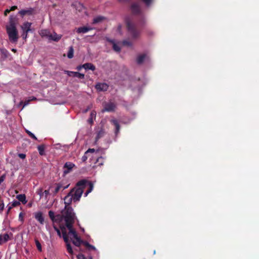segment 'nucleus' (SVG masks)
<instances>
[{"instance_id": "nucleus-27", "label": "nucleus", "mask_w": 259, "mask_h": 259, "mask_svg": "<svg viewBox=\"0 0 259 259\" xmlns=\"http://www.w3.org/2000/svg\"><path fill=\"white\" fill-rule=\"evenodd\" d=\"M74 50L72 47L69 48L68 52L67 53V57L68 58L71 59L73 57Z\"/></svg>"}, {"instance_id": "nucleus-42", "label": "nucleus", "mask_w": 259, "mask_h": 259, "mask_svg": "<svg viewBox=\"0 0 259 259\" xmlns=\"http://www.w3.org/2000/svg\"><path fill=\"white\" fill-rule=\"evenodd\" d=\"M18 156L21 159H24L26 157V155L23 153H20L18 154Z\"/></svg>"}, {"instance_id": "nucleus-19", "label": "nucleus", "mask_w": 259, "mask_h": 259, "mask_svg": "<svg viewBox=\"0 0 259 259\" xmlns=\"http://www.w3.org/2000/svg\"><path fill=\"white\" fill-rule=\"evenodd\" d=\"M33 9H28L26 10H22L19 12V13L22 16H23L26 15H31L32 13Z\"/></svg>"}, {"instance_id": "nucleus-31", "label": "nucleus", "mask_w": 259, "mask_h": 259, "mask_svg": "<svg viewBox=\"0 0 259 259\" xmlns=\"http://www.w3.org/2000/svg\"><path fill=\"white\" fill-rule=\"evenodd\" d=\"M26 133L28 134V135L31 137L32 139L36 140H37V138L35 137V136L31 132H30L28 130H26Z\"/></svg>"}, {"instance_id": "nucleus-50", "label": "nucleus", "mask_w": 259, "mask_h": 259, "mask_svg": "<svg viewBox=\"0 0 259 259\" xmlns=\"http://www.w3.org/2000/svg\"><path fill=\"white\" fill-rule=\"evenodd\" d=\"M82 68H83V67H82V65H80V66H78L77 67L76 69L78 70H81Z\"/></svg>"}, {"instance_id": "nucleus-35", "label": "nucleus", "mask_w": 259, "mask_h": 259, "mask_svg": "<svg viewBox=\"0 0 259 259\" xmlns=\"http://www.w3.org/2000/svg\"><path fill=\"white\" fill-rule=\"evenodd\" d=\"M77 259H93L91 257L89 258H85L82 254H78L77 256Z\"/></svg>"}, {"instance_id": "nucleus-34", "label": "nucleus", "mask_w": 259, "mask_h": 259, "mask_svg": "<svg viewBox=\"0 0 259 259\" xmlns=\"http://www.w3.org/2000/svg\"><path fill=\"white\" fill-rule=\"evenodd\" d=\"M122 45L123 46H131L132 45V43L126 40H124L122 42Z\"/></svg>"}, {"instance_id": "nucleus-53", "label": "nucleus", "mask_w": 259, "mask_h": 259, "mask_svg": "<svg viewBox=\"0 0 259 259\" xmlns=\"http://www.w3.org/2000/svg\"><path fill=\"white\" fill-rule=\"evenodd\" d=\"M10 12V10L9 9H7L5 12V15H7L8 13H9Z\"/></svg>"}, {"instance_id": "nucleus-7", "label": "nucleus", "mask_w": 259, "mask_h": 259, "mask_svg": "<svg viewBox=\"0 0 259 259\" xmlns=\"http://www.w3.org/2000/svg\"><path fill=\"white\" fill-rule=\"evenodd\" d=\"M149 59V57L147 54H141L138 56L137 61L138 64H142L146 61H148Z\"/></svg>"}, {"instance_id": "nucleus-10", "label": "nucleus", "mask_w": 259, "mask_h": 259, "mask_svg": "<svg viewBox=\"0 0 259 259\" xmlns=\"http://www.w3.org/2000/svg\"><path fill=\"white\" fill-rule=\"evenodd\" d=\"M10 236H12V233H10V235L7 233L0 235V245L7 242L10 239Z\"/></svg>"}, {"instance_id": "nucleus-44", "label": "nucleus", "mask_w": 259, "mask_h": 259, "mask_svg": "<svg viewBox=\"0 0 259 259\" xmlns=\"http://www.w3.org/2000/svg\"><path fill=\"white\" fill-rule=\"evenodd\" d=\"M8 210H7V213H9V212L10 211V210L13 207H11V205L10 204H9L8 205Z\"/></svg>"}, {"instance_id": "nucleus-11", "label": "nucleus", "mask_w": 259, "mask_h": 259, "mask_svg": "<svg viewBox=\"0 0 259 259\" xmlns=\"http://www.w3.org/2000/svg\"><path fill=\"white\" fill-rule=\"evenodd\" d=\"M115 108V105L114 103L112 102H109L105 105L104 108L103 109V111H112Z\"/></svg>"}, {"instance_id": "nucleus-2", "label": "nucleus", "mask_w": 259, "mask_h": 259, "mask_svg": "<svg viewBox=\"0 0 259 259\" xmlns=\"http://www.w3.org/2000/svg\"><path fill=\"white\" fill-rule=\"evenodd\" d=\"M87 187H89V189L84 193V196L87 195L92 192L93 189L94 185L92 183L86 180H81L78 182L76 187L70 192L73 197L74 201H77L79 200L83 192V189Z\"/></svg>"}, {"instance_id": "nucleus-13", "label": "nucleus", "mask_w": 259, "mask_h": 259, "mask_svg": "<svg viewBox=\"0 0 259 259\" xmlns=\"http://www.w3.org/2000/svg\"><path fill=\"white\" fill-rule=\"evenodd\" d=\"M108 88V85L105 83H99L96 85V89L99 91H106Z\"/></svg>"}, {"instance_id": "nucleus-24", "label": "nucleus", "mask_w": 259, "mask_h": 259, "mask_svg": "<svg viewBox=\"0 0 259 259\" xmlns=\"http://www.w3.org/2000/svg\"><path fill=\"white\" fill-rule=\"evenodd\" d=\"M111 122L113 124V125L115 126V134H117V133L119 131L120 127L118 124V122L116 119H112L111 120Z\"/></svg>"}, {"instance_id": "nucleus-47", "label": "nucleus", "mask_w": 259, "mask_h": 259, "mask_svg": "<svg viewBox=\"0 0 259 259\" xmlns=\"http://www.w3.org/2000/svg\"><path fill=\"white\" fill-rule=\"evenodd\" d=\"M44 193H45V196L47 197L49 194V190H45Z\"/></svg>"}, {"instance_id": "nucleus-16", "label": "nucleus", "mask_w": 259, "mask_h": 259, "mask_svg": "<svg viewBox=\"0 0 259 259\" xmlns=\"http://www.w3.org/2000/svg\"><path fill=\"white\" fill-rule=\"evenodd\" d=\"M93 28L91 27H81L76 29V32L78 33H85L89 31L92 30Z\"/></svg>"}, {"instance_id": "nucleus-9", "label": "nucleus", "mask_w": 259, "mask_h": 259, "mask_svg": "<svg viewBox=\"0 0 259 259\" xmlns=\"http://www.w3.org/2000/svg\"><path fill=\"white\" fill-rule=\"evenodd\" d=\"M109 42L112 46L113 50L117 52H119L120 51V45L119 42H116L113 40H109Z\"/></svg>"}, {"instance_id": "nucleus-22", "label": "nucleus", "mask_w": 259, "mask_h": 259, "mask_svg": "<svg viewBox=\"0 0 259 259\" xmlns=\"http://www.w3.org/2000/svg\"><path fill=\"white\" fill-rule=\"evenodd\" d=\"M35 218L41 224H43L44 222V218L41 212H37L35 214Z\"/></svg>"}, {"instance_id": "nucleus-12", "label": "nucleus", "mask_w": 259, "mask_h": 259, "mask_svg": "<svg viewBox=\"0 0 259 259\" xmlns=\"http://www.w3.org/2000/svg\"><path fill=\"white\" fill-rule=\"evenodd\" d=\"M31 23L30 22H25L21 26V28L22 30V31L29 32L31 29Z\"/></svg>"}, {"instance_id": "nucleus-26", "label": "nucleus", "mask_w": 259, "mask_h": 259, "mask_svg": "<svg viewBox=\"0 0 259 259\" xmlns=\"http://www.w3.org/2000/svg\"><path fill=\"white\" fill-rule=\"evenodd\" d=\"M81 243L83 244L89 249H92V250H95V251L97 250V249H96V247L95 246L90 244L87 242H83L82 241V243Z\"/></svg>"}, {"instance_id": "nucleus-46", "label": "nucleus", "mask_w": 259, "mask_h": 259, "mask_svg": "<svg viewBox=\"0 0 259 259\" xmlns=\"http://www.w3.org/2000/svg\"><path fill=\"white\" fill-rule=\"evenodd\" d=\"M121 25H119L117 27V31H118V32L119 33H121Z\"/></svg>"}, {"instance_id": "nucleus-43", "label": "nucleus", "mask_w": 259, "mask_h": 259, "mask_svg": "<svg viewBox=\"0 0 259 259\" xmlns=\"http://www.w3.org/2000/svg\"><path fill=\"white\" fill-rule=\"evenodd\" d=\"M37 193L40 196V197H41L44 194V192H42V191L41 189H39L37 191Z\"/></svg>"}, {"instance_id": "nucleus-5", "label": "nucleus", "mask_w": 259, "mask_h": 259, "mask_svg": "<svg viewBox=\"0 0 259 259\" xmlns=\"http://www.w3.org/2000/svg\"><path fill=\"white\" fill-rule=\"evenodd\" d=\"M125 22L128 32L131 37L134 38H136L139 35V32L135 30V25L134 24L133 21L129 18H128L126 19Z\"/></svg>"}, {"instance_id": "nucleus-6", "label": "nucleus", "mask_w": 259, "mask_h": 259, "mask_svg": "<svg viewBox=\"0 0 259 259\" xmlns=\"http://www.w3.org/2000/svg\"><path fill=\"white\" fill-rule=\"evenodd\" d=\"M64 72L69 76L76 77L80 79H83L84 77V75L83 74L79 73L78 72L65 70Z\"/></svg>"}, {"instance_id": "nucleus-49", "label": "nucleus", "mask_w": 259, "mask_h": 259, "mask_svg": "<svg viewBox=\"0 0 259 259\" xmlns=\"http://www.w3.org/2000/svg\"><path fill=\"white\" fill-rule=\"evenodd\" d=\"M101 159H102V157H100L97 160V162H99V164H100V165H102V164H103L102 162H100V160Z\"/></svg>"}, {"instance_id": "nucleus-20", "label": "nucleus", "mask_w": 259, "mask_h": 259, "mask_svg": "<svg viewBox=\"0 0 259 259\" xmlns=\"http://www.w3.org/2000/svg\"><path fill=\"white\" fill-rule=\"evenodd\" d=\"M131 10L133 13H138L140 11L139 5L137 3H134L131 6Z\"/></svg>"}, {"instance_id": "nucleus-4", "label": "nucleus", "mask_w": 259, "mask_h": 259, "mask_svg": "<svg viewBox=\"0 0 259 259\" xmlns=\"http://www.w3.org/2000/svg\"><path fill=\"white\" fill-rule=\"evenodd\" d=\"M69 209L72 210V212L74 214L75 220L76 217H75L74 212H73V209L72 208L67 207L66 206L64 207V209L61 211V214H58L55 216L54 212L53 211L50 210L49 212V215L50 218L53 221H60L64 220V221L65 222L64 214L66 213V211L68 210H69Z\"/></svg>"}, {"instance_id": "nucleus-28", "label": "nucleus", "mask_w": 259, "mask_h": 259, "mask_svg": "<svg viewBox=\"0 0 259 259\" xmlns=\"http://www.w3.org/2000/svg\"><path fill=\"white\" fill-rule=\"evenodd\" d=\"M37 149L40 155H42L44 154V146L43 145H39L37 147Z\"/></svg>"}, {"instance_id": "nucleus-18", "label": "nucleus", "mask_w": 259, "mask_h": 259, "mask_svg": "<svg viewBox=\"0 0 259 259\" xmlns=\"http://www.w3.org/2000/svg\"><path fill=\"white\" fill-rule=\"evenodd\" d=\"M60 186H58L57 184H56L55 185L51 186L50 189L52 193L56 194L60 191Z\"/></svg>"}, {"instance_id": "nucleus-30", "label": "nucleus", "mask_w": 259, "mask_h": 259, "mask_svg": "<svg viewBox=\"0 0 259 259\" xmlns=\"http://www.w3.org/2000/svg\"><path fill=\"white\" fill-rule=\"evenodd\" d=\"M103 17H101V16H98L95 18H94V20H93V23H98L100 21H101L103 19Z\"/></svg>"}, {"instance_id": "nucleus-23", "label": "nucleus", "mask_w": 259, "mask_h": 259, "mask_svg": "<svg viewBox=\"0 0 259 259\" xmlns=\"http://www.w3.org/2000/svg\"><path fill=\"white\" fill-rule=\"evenodd\" d=\"M16 198L17 199H18L19 201H21L23 204H26L27 202V201L26 200V197L24 194L18 195H17Z\"/></svg>"}, {"instance_id": "nucleus-56", "label": "nucleus", "mask_w": 259, "mask_h": 259, "mask_svg": "<svg viewBox=\"0 0 259 259\" xmlns=\"http://www.w3.org/2000/svg\"><path fill=\"white\" fill-rule=\"evenodd\" d=\"M45 259H47L46 258H45Z\"/></svg>"}, {"instance_id": "nucleus-41", "label": "nucleus", "mask_w": 259, "mask_h": 259, "mask_svg": "<svg viewBox=\"0 0 259 259\" xmlns=\"http://www.w3.org/2000/svg\"><path fill=\"white\" fill-rule=\"evenodd\" d=\"M96 113L95 111H92L91 113V118H95L96 117Z\"/></svg>"}, {"instance_id": "nucleus-14", "label": "nucleus", "mask_w": 259, "mask_h": 259, "mask_svg": "<svg viewBox=\"0 0 259 259\" xmlns=\"http://www.w3.org/2000/svg\"><path fill=\"white\" fill-rule=\"evenodd\" d=\"M72 200H73V197L69 193L64 199V203L65 204V207L66 206L67 207L71 208L69 204L71 202Z\"/></svg>"}, {"instance_id": "nucleus-32", "label": "nucleus", "mask_w": 259, "mask_h": 259, "mask_svg": "<svg viewBox=\"0 0 259 259\" xmlns=\"http://www.w3.org/2000/svg\"><path fill=\"white\" fill-rule=\"evenodd\" d=\"M10 204L11 205V207H15L19 205L20 204V202L18 201H13Z\"/></svg>"}, {"instance_id": "nucleus-15", "label": "nucleus", "mask_w": 259, "mask_h": 259, "mask_svg": "<svg viewBox=\"0 0 259 259\" xmlns=\"http://www.w3.org/2000/svg\"><path fill=\"white\" fill-rule=\"evenodd\" d=\"M74 166V164L72 162H66L64 165V168L67 169H64V173L65 174H68L70 170Z\"/></svg>"}, {"instance_id": "nucleus-37", "label": "nucleus", "mask_w": 259, "mask_h": 259, "mask_svg": "<svg viewBox=\"0 0 259 259\" xmlns=\"http://www.w3.org/2000/svg\"><path fill=\"white\" fill-rule=\"evenodd\" d=\"M54 229L56 230V231L57 232L58 236H59V237H61V233L60 230L59 229H58L57 228L55 227H54Z\"/></svg>"}, {"instance_id": "nucleus-36", "label": "nucleus", "mask_w": 259, "mask_h": 259, "mask_svg": "<svg viewBox=\"0 0 259 259\" xmlns=\"http://www.w3.org/2000/svg\"><path fill=\"white\" fill-rule=\"evenodd\" d=\"M28 33V32H24V31L22 32V37L23 39H26L27 38Z\"/></svg>"}, {"instance_id": "nucleus-39", "label": "nucleus", "mask_w": 259, "mask_h": 259, "mask_svg": "<svg viewBox=\"0 0 259 259\" xmlns=\"http://www.w3.org/2000/svg\"><path fill=\"white\" fill-rule=\"evenodd\" d=\"M87 159H88L87 154H86L85 153L84 155L82 157L81 160H82V161L84 162L87 160Z\"/></svg>"}, {"instance_id": "nucleus-45", "label": "nucleus", "mask_w": 259, "mask_h": 259, "mask_svg": "<svg viewBox=\"0 0 259 259\" xmlns=\"http://www.w3.org/2000/svg\"><path fill=\"white\" fill-rule=\"evenodd\" d=\"M4 208V204L3 203L0 204V211H2Z\"/></svg>"}, {"instance_id": "nucleus-48", "label": "nucleus", "mask_w": 259, "mask_h": 259, "mask_svg": "<svg viewBox=\"0 0 259 259\" xmlns=\"http://www.w3.org/2000/svg\"><path fill=\"white\" fill-rule=\"evenodd\" d=\"M17 6H12L11 9H10V11H14L15 10H16L17 9Z\"/></svg>"}, {"instance_id": "nucleus-55", "label": "nucleus", "mask_w": 259, "mask_h": 259, "mask_svg": "<svg viewBox=\"0 0 259 259\" xmlns=\"http://www.w3.org/2000/svg\"><path fill=\"white\" fill-rule=\"evenodd\" d=\"M12 51L14 52H15L16 51V50L15 49H13Z\"/></svg>"}, {"instance_id": "nucleus-29", "label": "nucleus", "mask_w": 259, "mask_h": 259, "mask_svg": "<svg viewBox=\"0 0 259 259\" xmlns=\"http://www.w3.org/2000/svg\"><path fill=\"white\" fill-rule=\"evenodd\" d=\"M35 244H36L37 249L39 251H41L42 248H41V244L40 243V242L37 240H35Z\"/></svg>"}, {"instance_id": "nucleus-1", "label": "nucleus", "mask_w": 259, "mask_h": 259, "mask_svg": "<svg viewBox=\"0 0 259 259\" xmlns=\"http://www.w3.org/2000/svg\"><path fill=\"white\" fill-rule=\"evenodd\" d=\"M66 227L61 228L62 237L66 244L67 250L71 254H73V250L69 243V240L76 246H79L82 243V240L78 236L76 231L73 229L72 225L74 222L75 218L69 209L64 214Z\"/></svg>"}, {"instance_id": "nucleus-8", "label": "nucleus", "mask_w": 259, "mask_h": 259, "mask_svg": "<svg viewBox=\"0 0 259 259\" xmlns=\"http://www.w3.org/2000/svg\"><path fill=\"white\" fill-rule=\"evenodd\" d=\"M62 37V35L57 34L55 32H50V36L49 37V40H53L55 41H59Z\"/></svg>"}, {"instance_id": "nucleus-17", "label": "nucleus", "mask_w": 259, "mask_h": 259, "mask_svg": "<svg viewBox=\"0 0 259 259\" xmlns=\"http://www.w3.org/2000/svg\"><path fill=\"white\" fill-rule=\"evenodd\" d=\"M51 31L47 29H42L39 32V35L42 37L49 39Z\"/></svg>"}, {"instance_id": "nucleus-33", "label": "nucleus", "mask_w": 259, "mask_h": 259, "mask_svg": "<svg viewBox=\"0 0 259 259\" xmlns=\"http://www.w3.org/2000/svg\"><path fill=\"white\" fill-rule=\"evenodd\" d=\"M19 220L21 222H23L24 221V214L22 212H20L19 214Z\"/></svg>"}, {"instance_id": "nucleus-38", "label": "nucleus", "mask_w": 259, "mask_h": 259, "mask_svg": "<svg viewBox=\"0 0 259 259\" xmlns=\"http://www.w3.org/2000/svg\"><path fill=\"white\" fill-rule=\"evenodd\" d=\"M95 151V150L94 149H89L85 152V154H88L89 153H94Z\"/></svg>"}, {"instance_id": "nucleus-3", "label": "nucleus", "mask_w": 259, "mask_h": 259, "mask_svg": "<svg viewBox=\"0 0 259 259\" xmlns=\"http://www.w3.org/2000/svg\"><path fill=\"white\" fill-rule=\"evenodd\" d=\"M16 26L17 21L15 18L11 16L9 23L6 26V30L9 40L12 42H17L18 39V33Z\"/></svg>"}, {"instance_id": "nucleus-40", "label": "nucleus", "mask_w": 259, "mask_h": 259, "mask_svg": "<svg viewBox=\"0 0 259 259\" xmlns=\"http://www.w3.org/2000/svg\"><path fill=\"white\" fill-rule=\"evenodd\" d=\"M29 102L30 101H29L28 99L27 101H25V102L23 103V107L22 108V109H23L26 106L28 105Z\"/></svg>"}, {"instance_id": "nucleus-25", "label": "nucleus", "mask_w": 259, "mask_h": 259, "mask_svg": "<svg viewBox=\"0 0 259 259\" xmlns=\"http://www.w3.org/2000/svg\"><path fill=\"white\" fill-rule=\"evenodd\" d=\"M58 186H60V191H63L64 189L67 188L69 186V184H65L64 182H62L60 183L57 184Z\"/></svg>"}, {"instance_id": "nucleus-54", "label": "nucleus", "mask_w": 259, "mask_h": 259, "mask_svg": "<svg viewBox=\"0 0 259 259\" xmlns=\"http://www.w3.org/2000/svg\"><path fill=\"white\" fill-rule=\"evenodd\" d=\"M23 104V102H22V101H21V102H20L19 103V104L18 105V107H19V106H20L21 105H22Z\"/></svg>"}, {"instance_id": "nucleus-51", "label": "nucleus", "mask_w": 259, "mask_h": 259, "mask_svg": "<svg viewBox=\"0 0 259 259\" xmlns=\"http://www.w3.org/2000/svg\"><path fill=\"white\" fill-rule=\"evenodd\" d=\"M36 98H35V97H30V98L28 99V100H29V101H33V100H36Z\"/></svg>"}, {"instance_id": "nucleus-52", "label": "nucleus", "mask_w": 259, "mask_h": 259, "mask_svg": "<svg viewBox=\"0 0 259 259\" xmlns=\"http://www.w3.org/2000/svg\"><path fill=\"white\" fill-rule=\"evenodd\" d=\"M88 122H89L90 123H93V118H91V117H90V118L89 119V120H88Z\"/></svg>"}, {"instance_id": "nucleus-21", "label": "nucleus", "mask_w": 259, "mask_h": 259, "mask_svg": "<svg viewBox=\"0 0 259 259\" xmlns=\"http://www.w3.org/2000/svg\"><path fill=\"white\" fill-rule=\"evenodd\" d=\"M82 67L85 70H95V66L92 64V63H85L83 65H82Z\"/></svg>"}]
</instances>
